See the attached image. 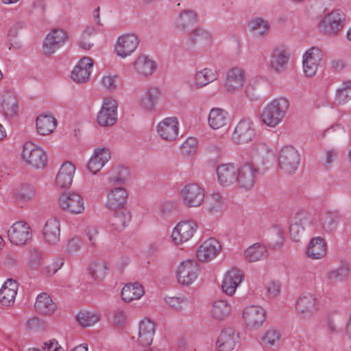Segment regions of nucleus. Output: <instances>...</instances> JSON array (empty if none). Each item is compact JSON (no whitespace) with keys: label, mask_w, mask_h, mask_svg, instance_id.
Masks as SVG:
<instances>
[{"label":"nucleus","mask_w":351,"mask_h":351,"mask_svg":"<svg viewBox=\"0 0 351 351\" xmlns=\"http://www.w3.org/2000/svg\"><path fill=\"white\" fill-rule=\"evenodd\" d=\"M217 79V73L215 70L204 68L195 74L193 86L196 88H202Z\"/></svg>","instance_id":"4c0bfd02"},{"label":"nucleus","mask_w":351,"mask_h":351,"mask_svg":"<svg viewBox=\"0 0 351 351\" xmlns=\"http://www.w3.org/2000/svg\"><path fill=\"white\" fill-rule=\"evenodd\" d=\"M99 316L97 313L87 311H80L77 315L79 324L83 327H88L94 325L99 321Z\"/></svg>","instance_id":"603ef678"},{"label":"nucleus","mask_w":351,"mask_h":351,"mask_svg":"<svg viewBox=\"0 0 351 351\" xmlns=\"http://www.w3.org/2000/svg\"><path fill=\"white\" fill-rule=\"evenodd\" d=\"M221 250L220 243L216 239L210 237L200 244L197 250L196 256L199 261L208 263L215 258Z\"/></svg>","instance_id":"ddd939ff"},{"label":"nucleus","mask_w":351,"mask_h":351,"mask_svg":"<svg viewBox=\"0 0 351 351\" xmlns=\"http://www.w3.org/2000/svg\"><path fill=\"white\" fill-rule=\"evenodd\" d=\"M117 103L112 98H105L97 114V121L102 127L114 125L117 119Z\"/></svg>","instance_id":"1a4fd4ad"},{"label":"nucleus","mask_w":351,"mask_h":351,"mask_svg":"<svg viewBox=\"0 0 351 351\" xmlns=\"http://www.w3.org/2000/svg\"><path fill=\"white\" fill-rule=\"evenodd\" d=\"M229 121L228 112L223 108H212L208 116V124L213 130H219L226 126Z\"/></svg>","instance_id":"7c9ffc66"},{"label":"nucleus","mask_w":351,"mask_h":351,"mask_svg":"<svg viewBox=\"0 0 351 351\" xmlns=\"http://www.w3.org/2000/svg\"><path fill=\"white\" fill-rule=\"evenodd\" d=\"M258 168L252 163H245L238 167L237 185L243 189H252L256 182Z\"/></svg>","instance_id":"4468645a"},{"label":"nucleus","mask_w":351,"mask_h":351,"mask_svg":"<svg viewBox=\"0 0 351 351\" xmlns=\"http://www.w3.org/2000/svg\"><path fill=\"white\" fill-rule=\"evenodd\" d=\"M339 152L335 149L326 150L324 157L323 158V165L327 168H330L331 165L335 161Z\"/></svg>","instance_id":"680f3d73"},{"label":"nucleus","mask_w":351,"mask_h":351,"mask_svg":"<svg viewBox=\"0 0 351 351\" xmlns=\"http://www.w3.org/2000/svg\"><path fill=\"white\" fill-rule=\"evenodd\" d=\"M1 111L5 119H10L18 115L19 101L14 93L5 91L1 102Z\"/></svg>","instance_id":"393cba45"},{"label":"nucleus","mask_w":351,"mask_h":351,"mask_svg":"<svg viewBox=\"0 0 351 351\" xmlns=\"http://www.w3.org/2000/svg\"><path fill=\"white\" fill-rule=\"evenodd\" d=\"M128 198V193L124 188H113L108 193L106 206L110 210L125 208Z\"/></svg>","instance_id":"4be33fe9"},{"label":"nucleus","mask_w":351,"mask_h":351,"mask_svg":"<svg viewBox=\"0 0 351 351\" xmlns=\"http://www.w3.org/2000/svg\"><path fill=\"white\" fill-rule=\"evenodd\" d=\"M138 44V39L134 34H125L118 38L114 50L117 56L124 58L130 56Z\"/></svg>","instance_id":"a211bd4d"},{"label":"nucleus","mask_w":351,"mask_h":351,"mask_svg":"<svg viewBox=\"0 0 351 351\" xmlns=\"http://www.w3.org/2000/svg\"><path fill=\"white\" fill-rule=\"evenodd\" d=\"M340 216L337 213H326L322 216L321 223L322 228L327 232H333L336 230Z\"/></svg>","instance_id":"49530a36"},{"label":"nucleus","mask_w":351,"mask_h":351,"mask_svg":"<svg viewBox=\"0 0 351 351\" xmlns=\"http://www.w3.org/2000/svg\"><path fill=\"white\" fill-rule=\"evenodd\" d=\"M351 99V80L344 81L336 92L335 101L339 105L345 104Z\"/></svg>","instance_id":"09e8293b"},{"label":"nucleus","mask_w":351,"mask_h":351,"mask_svg":"<svg viewBox=\"0 0 351 351\" xmlns=\"http://www.w3.org/2000/svg\"><path fill=\"white\" fill-rule=\"evenodd\" d=\"M238 167L234 163L220 164L216 169L218 183L222 186H230L237 182Z\"/></svg>","instance_id":"f3484780"},{"label":"nucleus","mask_w":351,"mask_h":351,"mask_svg":"<svg viewBox=\"0 0 351 351\" xmlns=\"http://www.w3.org/2000/svg\"><path fill=\"white\" fill-rule=\"evenodd\" d=\"M8 237L14 245H25L32 238L31 228L25 222L17 221L8 230Z\"/></svg>","instance_id":"9b49d317"},{"label":"nucleus","mask_w":351,"mask_h":351,"mask_svg":"<svg viewBox=\"0 0 351 351\" xmlns=\"http://www.w3.org/2000/svg\"><path fill=\"white\" fill-rule=\"evenodd\" d=\"M42 253L37 249H32L29 252V265L33 269L38 268L41 265Z\"/></svg>","instance_id":"e2e57ef3"},{"label":"nucleus","mask_w":351,"mask_h":351,"mask_svg":"<svg viewBox=\"0 0 351 351\" xmlns=\"http://www.w3.org/2000/svg\"><path fill=\"white\" fill-rule=\"evenodd\" d=\"M186 300L184 297H169L166 299V302L171 308L176 310H180Z\"/></svg>","instance_id":"774afa93"},{"label":"nucleus","mask_w":351,"mask_h":351,"mask_svg":"<svg viewBox=\"0 0 351 351\" xmlns=\"http://www.w3.org/2000/svg\"><path fill=\"white\" fill-rule=\"evenodd\" d=\"M22 158L26 163L38 169L45 167L47 162V156L44 150L30 142L24 144Z\"/></svg>","instance_id":"423d86ee"},{"label":"nucleus","mask_w":351,"mask_h":351,"mask_svg":"<svg viewBox=\"0 0 351 351\" xmlns=\"http://www.w3.org/2000/svg\"><path fill=\"white\" fill-rule=\"evenodd\" d=\"M67 38V34L63 29H53L45 38L43 43V53L46 56H51L66 42Z\"/></svg>","instance_id":"6e6552de"},{"label":"nucleus","mask_w":351,"mask_h":351,"mask_svg":"<svg viewBox=\"0 0 351 351\" xmlns=\"http://www.w3.org/2000/svg\"><path fill=\"white\" fill-rule=\"evenodd\" d=\"M86 236L92 245L96 244L99 238V231L97 227L93 226H88L85 230Z\"/></svg>","instance_id":"0e129e2a"},{"label":"nucleus","mask_w":351,"mask_h":351,"mask_svg":"<svg viewBox=\"0 0 351 351\" xmlns=\"http://www.w3.org/2000/svg\"><path fill=\"white\" fill-rule=\"evenodd\" d=\"M113 214L110 219L111 226L117 231H122L131 220L130 212L127 208L111 210Z\"/></svg>","instance_id":"e433bc0d"},{"label":"nucleus","mask_w":351,"mask_h":351,"mask_svg":"<svg viewBox=\"0 0 351 351\" xmlns=\"http://www.w3.org/2000/svg\"><path fill=\"white\" fill-rule=\"evenodd\" d=\"M199 271V265L196 262L191 260L183 261L178 267V280L182 285H191L197 279Z\"/></svg>","instance_id":"f8f14e48"},{"label":"nucleus","mask_w":351,"mask_h":351,"mask_svg":"<svg viewBox=\"0 0 351 351\" xmlns=\"http://www.w3.org/2000/svg\"><path fill=\"white\" fill-rule=\"evenodd\" d=\"M256 135L254 123L250 119H241L236 125L232 139L237 144H245L252 141Z\"/></svg>","instance_id":"9d476101"},{"label":"nucleus","mask_w":351,"mask_h":351,"mask_svg":"<svg viewBox=\"0 0 351 351\" xmlns=\"http://www.w3.org/2000/svg\"><path fill=\"white\" fill-rule=\"evenodd\" d=\"M157 132L165 141H171L178 136L179 122L176 117H167L157 125Z\"/></svg>","instance_id":"6ab92c4d"},{"label":"nucleus","mask_w":351,"mask_h":351,"mask_svg":"<svg viewBox=\"0 0 351 351\" xmlns=\"http://www.w3.org/2000/svg\"><path fill=\"white\" fill-rule=\"evenodd\" d=\"M239 335L231 328L221 330L217 341V348L219 351H232L234 350Z\"/></svg>","instance_id":"cd10ccee"},{"label":"nucleus","mask_w":351,"mask_h":351,"mask_svg":"<svg viewBox=\"0 0 351 351\" xmlns=\"http://www.w3.org/2000/svg\"><path fill=\"white\" fill-rule=\"evenodd\" d=\"M245 258L249 262L261 261L267 256L265 246L260 243H255L248 247L244 252Z\"/></svg>","instance_id":"79ce46f5"},{"label":"nucleus","mask_w":351,"mask_h":351,"mask_svg":"<svg viewBox=\"0 0 351 351\" xmlns=\"http://www.w3.org/2000/svg\"><path fill=\"white\" fill-rule=\"evenodd\" d=\"M243 274L239 269L236 268L229 269L225 274L222 281L221 288L223 291L226 295L232 296L243 281Z\"/></svg>","instance_id":"412c9836"},{"label":"nucleus","mask_w":351,"mask_h":351,"mask_svg":"<svg viewBox=\"0 0 351 351\" xmlns=\"http://www.w3.org/2000/svg\"><path fill=\"white\" fill-rule=\"evenodd\" d=\"M322 51L317 47H311L303 56V69L307 77H313L317 71L322 60Z\"/></svg>","instance_id":"dca6fc26"},{"label":"nucleus","mask_w":351,"mask_h":351,"mask_svg":"<svg viewBox=\"0 0 351 351\" xmlns=\"http://www.w3.org/2000/svg\"><path fill=\"white\" fill-rule=\"evenodd\" d=\"M110 159L109 149L101 147L95 149L94 154L89 159L87 168L93 174L99 172Z\"/></svg>","instance_id":"a878e982"},{"label":"nucleus","mask_w":351,"mask_h":351,"mask_svg":"<svg viewBox=\"0 0 351 351\" xmlns=\"http://www.w3.org/2000/svg\"><path fill=\"white\" fill-rule=\"evenodd\" d=\"M281 339L280 332L275 328L269 329L262 338L265 346H276L279 344Z\"/></svg>","instance_id":"5fc2aeb1"},{"label":"nucleus","mask_w":351,"mask_h":351,"mask_svg":"<svg viewBox=\"0 0 351 351\" xmlns=\"http://www.w3.org/2000/svg\"><path fill=\"white\" fill-rule=\"evenodd\" d=\"M311 225V218L304 213L298 214L289 228L292 239L298 242L304 235L305 229Z\"/></svg>","instance_id":"b1692460"},{"label":"nucleus","mask_w":351,"mask_h":351,"mask_svg":"<svg viewBox=\"0 0 351 351\" xmlns=\"http://www.w3.org/2000/svg\"><path fill=\"white\" fill-rule=\"evenodd\" d=\"M93 61L89 57H84L71 71V79L77 84H84L90 79Z\"/></svg>","instance_id":"aec40b11"},{"label":"nucleus","mask_w":351,"mask_h":351,"mask_svg":"<svg viewBox=\"0 0 351 351\" xmlns=\"http://www.w3.org/2000/svg\"><path fill=\"white\" fill-rule=\"evenodd\" d=\"M36 195V189L31 185H23L18 192V196L25 200L29 201Z\"/></svg>","instance_id":"13d9d810"},{"label":"nucleus","mask_w":351,"mask_h":351,"mask_svg":"<svg viewBox=\"0 0 351 351\" xmlns=\"http://www.w3.org/2000/svg\"><path fill=\"white\" fill-rule=\"evenodd\" d=\"M349 274V267L343 265L330 270L326 274V278L329 284L337 285L343 282L348 277Z\"/></svg>","instance_id":"a19ab883"},{"label":"nucleus","mask_w":351,"mask_h":351,"mask_svg":"<svg viewBox=\"0 0 351 351\" xmlns=\"http://www.w3.org/2000/svg\"><path fill=\"white\" fill-rule=\"evenodd\" d=\"M289 101L285 97L273 99L264 108L261 120L267 126L274 128L285 119L289 108Z\"/></svg>","instance_id":"f257e3e1"},{"label":"nucleus","mask_w":351,"mask_h":351,"mask_svg":"<svg viewBox=\"0 0 351 351\" xmlns=\"http://www.w3.org/2000/svg\"><path fill=\"white\" fill-rule=\"evenodd\" d=\"M326 243L320 237L311 239L306 249V254L311 259L322 258L326 256Z\"/></svg>","instance_id":"f704fd0d"},{"label":"nucleus","mask_w":351,"mask_h":351,"mask_svg":"<svg viewBox=\"0 0 351 351\" xmlns=\"http://www.w3.org/2000/svg\"><path fill=\"white\" fill-rule=\"evenodd\" d=\"M43 234L45 241L49 244H56L60 237V222L56 218H51L47 221L43 230Z\"/></svg>","instance_id":"2f4dec72"},{"label":"nucleus","mask_w":351,"mask_h":351,"mask_svg":"<svg viewBox=\"0 0 351 351\" xmlns=\"http://www.w3.org/2000/svg\"><path fill=\"white\" fill-rule=\"evenodd\" d=\"M95 32L92 29L89 30L88 28L84 30L82 34L80 40L79 41L80 47L84 50H90L93 46V43L90 40L89 36Z\"/></svg>","instance_id":"bf43d9fd"},{"label":"nucleus","mask_w":351,"mask_h":351,"mask_svg":"<svg viewBox=\"0 0 351 351\" xmlns=\"http://www.w3.org/2000/svg\"><path fill=\"white\" fill-rule=\"evenodd\" d=\"M197 224L191 220L181 221L173 228L171 240L173 245L180 246L193 238L197 230Z\"/></svg>","instance_id":"7ed1b4c3"},{"label":"nucleus","mask_w":351,"mask_h":351,"mask_svg":"<svg viewBox=\"0 0 351 351\" xmlns=\"http://www.w3.org/2000/svg\"><path fill=\"white\" fill-rule=\"evenodd\" d=\"M266 295L269 298H276L280 293V285L275 281H270L265 285Z\"/></svg>","instance_id":"052dcab7"},{"label":"nucleus","mask_w":351,"mask_h":351,"mask_svg":"<svg viewBox=\"0 0 351 351\" xmlns=\"http://www.w3.org/2000/svg\"><path fill=\"white\" fill-rule=\"evenodd\" d=\"M289 58V55L285 49H276L272 55L271 66L276 71L281 72L287 64Z\"/></svg>","instance_id":"c03bdc74"},{"label":"nucleus","mask_w":351,"mask_h":351,"mask_svg":"<svg viewBox=\"0 0 351 351\" xmlns=\"http://www.w3.org/2000/svg\"><path fill=\"white\" fill-rule=\"evenodd\" d=\"M269 28V23H247V29L252 36L260 38L267 35Z\"/></svg>","instance_id":"3c124183"},{"label":"nucleus","mask_w":351,"mask_h":351,"mask_svg":"<svg viewBox=\"0 0 351 351\" xmlns=\"http://www.w3.org/2000/svg\"><path fill=\"white\" fill-rule=\"evenodd\" d=\"M231 311V305L226 300H219L213 303L211 315L217 320H224L230 315Z\"/></svg>","instance_id":"ea45409f"},{"label":"nucleus","mask_w":351,"mask_h":351,"mask_svg":"<svg viewBox=\"0 0 351 351\" xmlns=\"http://www.w3.org/2000/svg\"><path fill=\"white\" fill-rule=\"evenodd\" d=\"M242 318L249 330H255L260 328L265 322L266 312L261 306L250 305L244 308Z\"/></svg>","instance_id":"0eeeda50"},{"label":"nucleus","mask_w":351,"mask_h":351,"mask_svg":"<svg viewBox=\"0 0 351 351\" xmlns=\"http://www.w3.org/2000/svg\"><path fill=\"white\" fill-rule=\"evenodd\" d=\"M156 68L157 65L155 61L143 53L139 54L134 62L135 71L141 77L152 75Z\"/></svg>","instance_id":"bb28decb"},{"label":"nucleus","mask_w":351,"mask_h":351,"mask_svg":"<svg viewBox=\"0 0 351 351\" xmlns=\"http://www.w3.org/2000/svg\"><path fill=\"white\" fill-rule=\"evenodd\" d=\"M343 23H318L317 29L326 36H336L343 29Z\"/></svg>","instance_id":"864d4df0"},{"label":"nucleus","mask_w":351,"mask_h":351,"mask_svg":"<svg viewBox=\"0 0 351 351\" xmlns=\"http://www.w3.org/2000/svg\"><path fill=\"white\" fill-rule=\"evenodd\" d=\"M317 308L318 301L312 294L304 295L300 297L297 301L296 310L302 319L307 320L312 318Z\"/></svg>","instance_id":"2eb2a0df"},{"label":"nucleus","mask_w":351,"mask_h":351,"mask_svg":"<svg viewBox=\"0 0 351 351\" xmlns=\"http://www.w3.org/2000/svg\"><path fill=\"white\" fill-rule=\"evenodd\" d=\"M300 162V155L293 146L283 147L278 155V163L280 170L286 174H294Z\"/></svg>","instance_id":"f03ea898"},{"label":"nucleus","mask_w":351,"mask_h":351,"mask_svg":"<svg viewBox=\"0 0 351 351\" xmlns=\"http://www.w3.org/2000/svg\"><path fill=\"white\" fill-rule=\"evenodd\" d=\"M34 308L40 314L51 315L54 313L57 306L47 293H42L36 298Z\"/></svg>","instance_id":"c9c22d12"},{"label":"nucleus","mask_w":351,"mask_h":351,"mask_svg":"<svg viewBox=\"0 0 351 351\" xmlns=\"http://www.w3.org/2000/svg\"><path fill=\"white\" fill-rule=\"evenodd\" d=\"M155 333V325L149 319L140 322L138 342L142 346H149L152 343Z\"/></svg>","instance_id":"72a5a7b5"},{"label":"nucleus","mask_w":351,"mask_h":351,"mask_svg":"<svg viewBox=\"0 0 351 351\" xmlns=\"http://www.w3.org/2000/svg\"><path fill=\"white\" fill-rule=\"evenodd\" d=\"M210 37V34L207 31L201 29H195L190 34L192 43L197 45L201 48L208 46Z\"/></svg>","instance_id":"de8ad7c7"},{"label":"nucleus","mask_w":351,"mask_h":351,"mask_svg":"<svg viewBox=\"0 0 351 351\" xmlns=\"http://www.w3.org/2000/svg\"><path fill=\"white\" fill-rule=\"evenodd\" d=\"M108 271L107 263L103 261L92 263L89 267V274L95 280H103Z\"/></svg>","instance_id":"8fccbe9b"},{"label":"nucleus","mask_w":351,"mask_h":351,"mask_svg":"<svg viewBox=\"0 0 351 351\" xmlns=\"http://www.w3.org/2000/svg\"><path fill=\"white\" fill-rule=\"evenodd\" d=\"M224 202L219 193L208 195L205 202V208L210 214H217L222 210Z\"/></svg>","instance_id":"a18cd8bd"},{"label":"nucleus","mask_w":351,"mask_h":351,"mask_svg":"<svg viewBox=\"0 0 351 351\" xmlns=\"http://www.w3.org/2000/svg\"><path fill=\"white\" fill-rule=\"evenodd\" d=\"M198 145V141L195 138H187L181 146V151L184 155H191L194 153Z\"/></svg>","instance_id":"6e6d98bb"},{"label":"nucleus","mask_w":351,"mask_h":351,"mask_svg":"<svg viewBox=\"0 0 351 351\" xmlns=\"http://www.w3.org/2000/svg\"><path fill=\"white\" fill-rule=\"evenodd\" d=\"M160 90L156 86H149L139 97L138 104L139 106L147 112H152L160 97Z\"/></svg>","instance_id":"5701e85b"},{"label":"nucleus","mask_w":351,"mask_h":351,"mask_svg":"<svg viewBox=\"0 0 351 351\" xmlns=\"http://www.w3.org/2000/svg\"><path fill=\"white\" fill-rule=\"evenodd\" d=\"M245 82L244 71L239 67H234L227 73L225 87L230 92H234L242 87Z\"/></svg>","instance_id":"c756f323"},{"label":"nucleus","mask_w":351,"mask_h":351,"mask_svg":"<svg viewBox=\"0 0 351 351\" xmlns=\"http://www.w3.org/2000/svg\"><path fill=\"white\" fill-rule=\"evenodd\" d=\"M56 125V120L49 115H40L36 119V129L41 135H47L53 132Z\"/></svg>","instance_id":"37998d69"},{"label":"nucleus","mask_w":351,"mask_h":351,"mask_svg":"<svg viewBox=\"0 0 351 351\" xmlns=\"http://www.w3.org/2000/svg\"><path fill=\"white\" fill-rule=\"evenodd\" d=\"M176 208L177 204L175 202L165 201L161 204L160 210L162 215L167 216L176 210Z\"/></svg>","instance_id":"338daca9"},{"label":"nucleus","mask_w":351,"mask_h":351,"mask_svg":"<svg viewBox=\"0 0 351 351\" xmlns=\"http://www.w3.org/2000/svg\"><path fill=\"white\" fill-rule=\"evenodd\" d=\"M180 197L186 207L197 208L204 201V190L196 183H190L181 190Z\"/></svg>","instance_id":"39448f33"},{"label":"nucleus","mask_w":351,"mask_h":351,"mask_svg":"<svg viewBox=\"0 0 351 351\" xmlns=\"http://www.w3.org/2000/svg\"><path fill=\"white\" fill-rule=\"evenodd\" d=\"M75 171V167L71 162H64L56 175V184L61 189L69 187L72 184Z\"/></svg>","instance_id":"c85d7f7f"},{"label":"nucleus","mask_w":351,"mask_h":351,"mask_svg":"<svg viewBox=\"0 0 351 351\" xmlns=\"http://www.w3.org/2000/svg\"><path fill=\"white\" fill-rule=\"evenodd\" d=\"M346 17L340 9H335L325 16L323 22H345Z\"/></svg>","instance_id":"4d7b16f0"},{"label":"nucleus","mask_w":351,"mask_h":351,"mask_svg":"<svg viewBox=\"0 0 351 351\" xmlns=\"http://www.w3.org/2000/svg\"><path fill=\"white\" fill-rule=\"evenodd\" d=\"M101 83L106 90L112 91L117 88V76H104L101 79Z\"/></svg>","instance_id":"69168bd1"},{"label":"nucleus","mask_w":351,"mask_h":351,"mask_svg":"<svg viewBox=\"0 0 351 351\" xmlns=\"http://www.w3.org/2000/svg\"><path fill=\"white\" fill-rule=\"evenodd\" d=\"M58 204L62 210L72 214H81L85 209L83 197L72 191L62 193L58 198Z\"/></svg>","instance_id":"20e7f679"},{"label":"nucleus","mask_w":351,"mask_h":351,"mask_svg":"<svg viewBox=\"0 0 351 351\" xmlns=\"http://www.w3.org/2000/svg\"><path fill=\"white\" fill-rule=\"evenodd\" d=\"M144 294L143 287L138 282L128 284L121 291L123 300L130 302L140 299Z\"/></svg>","instance_id":"58836bf2"},{"label":"nucleus","mask_w":351,"mask_h":351,"mask_svg":"<svg viewBox=\"0 0 351 351\" xmlns=\"http://www.w3.org/2000/svg\"><path fill=\"white\" fill-rule=\"evenodd\" d=\"M18 284L12 279H8L0 290V303L3 306L14 304L17 293Z\"/></svg>","instance_id":"473e14b6"}]
</instances>
